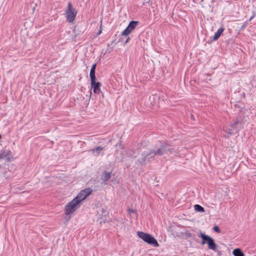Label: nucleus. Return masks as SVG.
I'll return each mask as SVG.
<instances>
[{
	"label": "nucleus",
	"instance_id": "6e6552de",
	"mask_svg": "<svg viewBox=\"0 0 256 256\" xmlns=\"http://www.w3.org/2000/svg\"><path fill=\"white\" fill-rule=\"evenodd\" d=\"M91 80V87L94 89V92L95 94H99L101 92L100 86L101 84L100 82H96V80Z\"/></svg>",
	"mask_w": 256,
	"mask_h": 256
},
{
	"label": "nucleus",
	"instance_id": "f8f14e48",
	"mask_svg": "<svg viewBox=\"0 0 256 256\" xmlns=\"http://www.w3.org/2000/svg\"><path fill=\"white\" fill-rule=\"evenodd\" d=\"M232 254L234 256H244V254L242 250L238 248L234 249L232 252Z\"/></svg>",
	"mask_w": 256,
	"mask_h": 256
},
{
	"label": "nucleus",
	"instance_id": "0eeeda50",
	"mask_svg": "<svg viewBox=\"0 0 256 256\" xmlns=\"http://www.w3.org/2000/svg\"><path fill=\"white\" fill-rule=\"evenodd\" d=\"M138 23L137 21L130 22L127 28L122 32V35L125 36L128 35L136 27Z\"/></svg>",
	"mask_w": 256,
	"mask_h": 256
},
{
	"label": "nucleus",
	"instance_id": "20e7f679",
	"mask_svg": "<svg viewBox=\"0 0 256 256\" xmlns=\"http://www.w3.org/2000/svg\"><path fill=\"white\" fill-rule=\"evenodd\" d=\"M80 204L76 198H74L71 202H68L65 208V214L68 215L73 213L76 209L80 206Z\"/></svg>",
	"mask_w": 256,
	"mask_h": 256
},
{
	"label": "nucleus",
	"instance_id": "4be33fe9",
	"mask_svg": "<svg viewBox=\"0 0 256 256\" xmlns=\"http://www.w3.org/2000/svg\"><path fill=\"white\" fill-rule=\"evenodd\" d=\"M130 39V38H127V39H126V42H125V44L128 43V42H129Z\"/></svg>",
	"mask_w": 256,
	"mask_h": 256
},
{
	"label": "nucleus",
	"instance_id": "423d86ee",
	"mask_svg": "<svg viewBox=\"0 0 256 256\" xmlns=\"http://www.w3.org/2000/svg\"><path fill=\"white\" fill-rule=\"evenodd\" d=\"M92 192V190L90 188H86L81 190L77 196L74 198H76V200L78 201V203L80 204L81 202L84 200Z\"/></svg>",
	"mask_w": 256,
	"mask_h": 256
},
{
	"label": "nucleus",
	"instance_id": "ddd939ff",
	"mask_svg": "<svg viewBox=\"0 0 256 256\" xmlns=\"http://www.w3.org/2000/svg\"><path fill=\"white\" fill-rule=\"evenodd\" d=\"M194 208L195 210L198 212H204V208L199 204H195Z\"/></svg>",
	"mask_w": 256,
	"mask_h": 256
},
{
	"label": "nucleus",
	"instance_id": "f3484780",
	"mask_svg": "<svg viewBox=\"0 0 256 256\" xmlns=\"http://www.w3.org/2000/svg\"><path fill=\"white\" fill-rule=\"evenodd\" d=\"M213 229H214V230L215 232H217L218 233L220 232V230L218 226H214V227Z\"/></svg>",
	"mask_w": 256,
	"mask_h": 256
},
{
	"label": "nucleus",
	"instance_id": "a211bd4d",
	"mask_svg": "<svg viewBox=\"0 0 256 256\" xmlns=\"http://www.w3.org/2000/svg\"><path fill=\"white\" fill-rule=\"evenodd\" d=\"M238 120H236L233 124H231V126L232 128H235V126L238 124Z\"/></svg>",
	"mask_w": 256,
	"mask_h": 256
},
{
	"label": "nucleus",
	"instance_id": "1a4fd4ad",
	"mask_svg": "<svg viewBox=\"0 0 256 256\" xmlns=\"http://www.w3.org/2000/svg\"><path fill=\"white\" fill-rule=\"evenodd\" d=\"M112 174V172H108L106 171H104L100 177L102 180L104 182H106L111 178Z\"/></svg>",
	"mask_w": 256,
	"mask_h": 256
},
{
	"label": "nucleus",
	"instance_id": "dca6fc26",
	"mask_svg": "<svg viewBox=\"0 0 256 256\" xmlns=\"http://www.w3.org/2000/svg\"><path fill=\"white\" fill-rule=\"evenodd\" d=\"M100 211L102 212V216H106L108 214V212L104 208H102L100 210Z\"/></svg>",
	"mask_w": 256,
	"mask_h": 256
},
{
	"label": "nucleus",
	"instance_id": "412c9836",
	"mask_svg": "<svg viewBox=\"0 0 256 256\" xmlns=\"http://www.w3.org/2000/svg\"><path fill=\"white\" fill-rule=\"evenodd\" d=\"M96 63L93 64L91 68H93V69L96 70Z\"/></svg>",
	"mask_w": 256,
	"mask_h": 256
},
{
	"label": "nucleus",
	"instance_id": "6ab92c4d",
	"mask_svg": "<svg viewBox=\"0 0 256 256\" xmlns=\"http://www.w3.org/2000/svg\"><path fill=\"white\" fill-rule=\"evenodd\" d=\"M128 212L130 213H135L136 212V211L135 210H132V209H128Z\"/></svg>",
	"mask_w": 256,
	"mask_h": 256
},
{
	"label": "nucleus",
	"instance_id": "9b49d317",
	"mask_svg": "<svg viewBox=\"0 0 256 256\" xmlns=\"http://www.w3.org/2000/svg\"><path fill=\"white\" fill-rule=\"evenodd\" d=\"M224 28H223L222 27H221L220 28L217 30V32L215 33V34L214 36V38H212V40H217L220 37V36H221L222 33L224 32Z\"/></svg>",
	"mask_w": 256,
	"mask_h": 256
},
{
	"label": "nucleus",
	"instance_id": "7ed1b4c3",
	"mask_svg": "<svg viewBox=\"0 0 256 256\" xmlns=\"http://www.w3.org/2000/svg\"><path fill=\"white\" fill-rule=\"evenodd\" d=\"M202 240V244H204L207 243L208 244V248L214 251L216 250V245L215 244L214 240L210 236L206 235L205 234L200 232L198 236Z\"/></svg>",
	"mask_w": 256,
	"mask_h": 256
},
{
	"label": "nucleus",
	"instance_id": "aec40b11",
	"mask_svg": "<svg viewBox=\"0 0 256 256\" xmlns=\"http://www.w3.org/2000/svg\"><path fill=\"white\" fill-rule=\"evenodd\" d=\"M254 16H255V14H253V15H252V16L250 18V19H249V20H248V22L251 21V20L254 18Z\"/></svg>",
	"mask_w": 256,
	"mask_h": 256
},
{
	"label": "nucleus",
	"instance_id": "39448f33",
	"mask_svg": "<svg viewBox=\"0 0 256 256\" xmlns=\"http://www.w3.org/2000/svg\"><path fill=\"white\" fill-rule=\"evenodd\" d=\"M66 14L67 21L69 22H72L75 20L77 12L73 8L70 2L68 4L67 9L66 10Z\"/></svg>",
	"mask_w": 256,
	"mask_h": 256
},
{
	"label": "nucleus",
	"instance_id": "f257e3e1",
	"mask_svg": "<svg viewBox=\"0 0 256 256\" xmlns=\"http://www.w3.org/2000/svg\"><path fill=\"white\" fill-rule=\"evenodd\" d=\"M168 152H172L171 146L166 142H158L154 148L144 150L138 158V162L140 166H145L148 162L154 160L156 156H161Z\"/></svg>",
	"mask_w": 256,
	"mask_h": 256
},
{
	"label": "nucleus",
	"instance_id": "4468645a",
	"mask_svg": "<svg viewBox=\"0 0 256 256\" xmlns=\"http://www.w3.org/2000/svg\"><path fill=\"white\" fill-rule=\"evenodd\" d=\"M95 70H96L93 68H91L90 70V80H96Z\"/></svg>",
	"mask_w": 256,
	"mask_h": 256
},
{
	"label": "nucleus",
	"instance_id": "5701e85b",
	"mask_svg": "<svg viewBox=\"0 0 256 256\" xmlns=\"http://www.w3.org/2000/svg\"><path fill=\"white\" fill-rule=\"evenodd\" d=\"M90 96H90V97H91V96H92V90H90Z\"/></svg>",
	"mask_w": 256,
	"mask_h": 256
},
{
	"label": "nucleus",
	"instance_id": "b1692460",
	"mask_svg": "<svg viewBox=\"0 0 256 256\" xmlns=\"http://www.w3.org/2000/svg\"><path fill=\"white\" fill-rule=\"evenodd\" d=\"M101 32H102V30H100L98 31V34H101Z\"/></svg>",
	"mask_w": 256,
	"mask_h": 256
},
{
	"label": "nucleus",
	"instance_id": "393cba45",
	"mask_svg": "<svg viewBox=\"0 0 256 256\" xmlns=\"http://www.w3.org/2000/svg\"><path fill=\"white\" fill-rule=\"evenodd\" d=\"M2 156H6V154H2ZM0 157H1V158H2V156H0Z\"/></svg>",
	"mask_w": 256,
	"mask_h": 256
},
{
	"label": "nucleus",
	"instance_id": "2eb2a0df",
	"mask_svg": "<svg viewBox=\"0 0 256 256\" xmlns=\"http://www.w3.org/2000/svg\"><path fill=\"white\" fill-rule=\"evenodd\" d=\"M234 128H224V130L227 132L228 134H233V130H234Z\"/></svg>",
	"mask_w": 256,
	"mask_h": 256
},
{
	"label": "nucleus",
	"instance_id": "f03ea898",
	"mask_svg": "<svg viewBox=\"0 0 256 256\" xmlns=\"http://www.w3.org/2000/svg\"><path fill=\"white\" fill-rule=\"evenodd\" d=\"M137 234L139 238L148 244L155 247H157L159 246L157 240L150 234L144 233L142 232H138Z\"/></svg>",
	"mask_w": 256,
	"mask_h": 256
},
{
	"label": "nucleus",
	"instance_id": "9d476101",
	"mask_svg": "<svg viewBox=\"0 0 256 256\" xmlns=\"http://www.w3.org/2000/svg\"><path fill=\"white\" fill-rule=\"evenodd\" d=\"M104 148L102 146H98L92 148L91 151L92 154L95 156H98L104 150Z\"/></svg>",
	"mask_w": 256,
	"mask_h": 256
}]
</instances>
